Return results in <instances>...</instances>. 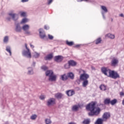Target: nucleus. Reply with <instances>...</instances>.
I'll return each mask as SVG.
<instances>
[{
  "mask_svg": "<svg viewBox=\"0 0 124 124\" xmlns=\"http://www.w3.org/2000/svg\"><path fill=\"white\" fill-rule=\"evenodd\" d=\"M95 102H92L86 106L87 110L90 111L89 113V116L97 115L100 113V108H95Z\"/></svg>",
  "mask_w": 124,
  "mask_h": 124,
  "instance_id": "f257e3e1",
  "label": "nucleus"
},
{
  "mask_svg": "<svg viewBox=\"0 0 124 124\" xmlns=\"http://www.w3.org/2000/svg\"><path fill=\"white\" fill-rule=\"evenodd\" d=\"M79 73H82L79 77V79L81 81L88 80V79L90 78V75L86 73V71H84L83 70H80L79 71Z\"/></svg>",
  "mask_w": 124,
  "mask_h": 124,
  "instance_id": "f03ea898",
  "label": "nucleus"
},
{
  "mask_svg": "<svg viewBox=\"0 0 124 124\" xmlns=\"http://www.w3.org/2000/svg\"><path fill=\"white\" fill-rule=\"evenodd\" d=\"M25 46L27 50H23V51H22V55L23 56H24V57H26V58L31 59V53L30 49L28 48V46L27 45V44H25Z\"/></svg>",
  "mask_w": 124,
  "mask_h": 124,
  "instance_id": "7ed1b4c3",
  "label": "nucleus"
},
{
  "mask_svg": "<svg viewBox=\"0 0 124 124\" xmlns=\"http://www.w3.org/2000/svg\"><path fill=\"white\" fill-rule=\"evenodd\" d=\"M56 104V99L54 98H50L47 100L46 102V105L48 107H51Z\"/></svg>",
  "mask_w": 124,
  "mask_h": 124,
  "instance_id": "20e7f679",
  "label": "nucleus"
},
{
  "mask_svg": "<svg viewBox=\"0 0 124 124\" xmlns=\"http://www.w3.org/2000/svg\"><path fill=\"white\" fill-rule=\"evenodd\" d=\"M9 16L12 17L13 21H17L19 19V17L17 16V14L15 13L14 11H11L9 13Z\"/></svg>",
  "mask_w": 124,
  "mask_h": 124,
  "instance_id": "39448f33",
  "label": "nucleus"
},
{
  "mask_svg": "<svg viewBox=\"0 0 124 124\" xmlns=\"http://www.w3.org/2000/svg\"><path fill=\"white\" fill-rule=\"evenodd\" d=\"M108 77H110V78L113 79H117V78H120V75L116 72L110 71Z\"/></svg>",
  "mask_w": 124,
  "mask_h": 124,
  "instance_id": "423d86ee",
  "label": "nucleus"
},
{
  "mask_svg": "<svg viewBox=\"0 0 124 124\" xmlns=\"http://www.w3.org/2000/svg\"><path fill=\"white\" fill-rule=\"evenodd\" d=\"M101 71L102 73H103V74H104L106 76H108V77H109V75L110 74V73L111 72V70L109 69L107 67H104L101 68Z\"/></svg>",
  "mask_w": 124,
  "mask_h": 124,
  "instance_id": "0eeeda50",
  "label": "nucleus"
},
{
  "mask_svg": "<svg viewBox=\"0 0 124 124\" xmlns=\"http://www.w3.org/2000/svg\"><path fill=\"white\" fill-rule=\"evenodd\" d=\"M15 26H16L15 31L16 32H21L22 30V27H21V23L16 21L15 22Z\"/></svg>",
  "mask_w": 124,
  "mask_h": 124,
  "instance_id": "6e6552de",
  "label": "nucleus"
},
{
  "mask_svg": "<svg viewBox=\"0 0 124 124\" xmlns=\"http://www.w3.org/2000/svg\"><path fill=\"white\" fill-rule=\"evenodd\" d=\"M22 29L26 34H31V31H29V30H30V25L25 24L22 26Z\"/></svg>",
  "mask_w": 124,
  "mask_h": 124,
  "instance_id": "1a4fd4ad",
  "label": "nucleus"
},
{
  "mask_svg": "<svg viewBox=\"0 0 124 124\" xmlns=\"http://www.w3.org/2000/svg\"><path fill=\"white\" fill-rule=\"evenodd\" d=\"M111 66H117L119 63V59L117 58H113L111 62Z\"/></svg>",
  "mask_w": 124,
  "mask_h": 124,
  "instance_id": "9d476101",
  "label": "nucleus"
},
{
  "mask_svg": "<svg viewBox=\"0 0 124 124\" xmlns=\"http://www.w3.org/2000/svg\"><path fill=\"white\" fill-rule=\"evenodd\" d=\"M39 32L40 38H41L42 39H44V38L46 37V34H45V32L43 31V29H40L39 30Z\"/></svg>",
  "mask_w": 124,
  "mask_h": 124,
  "instance_id": "9b49d317",
  "label": "nucleus"
},
{
  "mask_svg": "<svg viewBox=\"0 0 124 124\" xmlns=\"http://www.w3.org/2000/svg\"><path fill=\"white\" fill-rule=\"evenodd\" d=\"M110 114L108 112H105L102 116L103 118V120H104V121H105V122H106L107 121V120H108V119H109V118H110Z\"/></svg>",
  "mask_w": 124,
  "mask_h": 124,
  "instance_id": "f8f14e48",
  "label": "nucleus"
},
{
  "mask_svg": "<svg viewBox=\"0 0 124 124\" xmlns=\"http://www.w3.org/2000/svg\"><path fill=\"white\" fill-rule=\"evenodd\" d=\"M62 60H63V58L62 56H55L54 58V61L56 62H61Z\"/></svg>",
  "mask_w": 124,
  "mask_h": 124,
  "instance_id": "ddd939ff",
  "label": "nucleus"
},
{
  "mask_svg": "<svg viewBox=\"0 0 124 124\" xmlns=\"http://www.w3.org/2000/svg\"><path fill=\"white\" fill-rule=\"evenodd\" d=\"M48 80L51 82H55L57 80V76L54 74L50 76L48 78Z\"/></svg>",
  "mask_w": 124,
  "mask_h": 124,
  "instance_id": "4468645a",
  "label": "nucleus"
},
{
  "mask_svg": "<svg viewBox=\"0 0 124 124\" xmlns=\"http://www.w3.org/2000/svg\"><path fill=\"white\" fill-rule=\"evenodd\" d=\"M28 72H27V74L28 75H33V69L32 67H28Z\"/></svg>",
  "mask_w": 124,
  "mask_h": 124,
  "instance_id": "2eb2a0df",
  "label": "nucleus"
},
{
  "mask_svg": "<svg viewBox=\"0 0 124 124\" xmlns=\"http://www.w3.org/2000/svg\"><path fill=\"white\" fill-rule=\"evenodd\" d=\"M45 74L46 76L49 78L50 76H51V75L54 74V72H53L52 70H47L46 71Z\"/></svg>",
  "mask_w": 124,
  "mask_h": 124,
  "instance_id": "dca6fc26",
  "label": "nucleus"
},
{
  "mask_svg": "<svg viewBox=\"0 0 124 124\" xmlns=\"http://www.w3.org/2000/svg\"><path fill=\"white\" fill-rule=\"evenodd\" d=\"M75 92L73 90H69L66 92V94L68 96H72L73 94H75Z\"/></svg>",
  "mask_w": 124,
  "mask_h": 124,
  "instance_id": "f3484780",
  "label": "nucleus"
},
{
  "mask_svg": "<svg viewBox=\"0 0 124 124\" xmlns=\"http://www.w3.org/2000/svg\"><path fill=\"white\" fill-rule=\"evenodd\" d=\"M61 79L62 81H66L68 79V77L66 74H63L61 76Z\"/></svg>",
  "mask_w": 124,
  "mask_h": 124,
  "instance_id": "a211bd4d",
  "label": "nucleus"
},
{
  "mask_svg": "<svg viewBox=\"0 0 124 124\" xmlns=\"http://www.w3.org/2000/svg\"><path fill=\"white\" fill-rule=\"evenodd\" d=\"M51 59H53L52 54H48L46 57H45V60H46V61H50Z\"/></svg>",
  "mask_w": 124,
  "mask_h": 124,
  "instance_id": "6ab92c4d",
  "label": "nucleus"
},
{
  "mask_svg": "<svg viewBox=\"0 0 124 124\" xmlns=\"http://www.w3.org/2000/svg\"><path fill=\"white\" fill-rule=\"evenodd\" d=\"M103 122H105V121L103 118H98L95 123V124H103Z\"/></svg>",
  "mask_w": 124,
  "mask_h": 124,
  "instance_id": "aec40b11",
  "label": "nucleus"
},
{
  "mask_svg": "<svg viewBox=\"0 0 124 124\" xmlns=\"http://www.w3.org/2000/svg\"><path fill=\"white\" fill-rule=\"evenodd\" d=\"M6 51H7L8 53L10 54V56H12V52H11V47H10V46H6Z\"/></svg>",
  "mask_w": 124,
  "mask_h": 124,
  "instance_id": "412c9836",
  "label": "nucleus"
},
{
  "mask_svg": "<svg viewBox=\"0 0 124 124\" xmlns=\"http://www.w3.org/2000/svg\"><path fill=\"white\" fill-rule=\"evenodd\" d=\"M68 63L69 64L70 66H75L76 64H77V63L73 60L69 61Z\"/></svg>",
  "mask_w": 124,
  "mask_h": 124,
  "instance_id": "4be33fe9",
  "label": "nucleus"
},
{
  "mask_svg": "<svg viewBox=\"0 0 124 124\" xmlns=\"http://www.w3.org/2000/svg\"><path fill=\"white\" fill-rule=\"evenodd\" d=\"M68 78H70L73 80L74 79V74L71 72L68 73L67 75Z\"/></svg>",
  "mask_w": 124,
  "mask_h": 124,
  "instance_id": "5701e85b",
  "label": "nucleus"
},
{
  "mask_svg": "<svg viewBox=\"0 0 124 124\" xmlns=\"http://www.w3.org/2000/svg\"><path fill=\"white\" fill-rule=\"evenodd\" d=\"M82 87L83 88H86L88 85H89V80L88 79L85 80H82Z\"/></svg>",
  "mask_w": 124,
  "mask_h": 124,
  "instance_id": "b1692460",
  "label": "nucleus"
},
{
  "mask_svg": "<svg viewBox=\"0 0 124 124\" xmlns=\"http://www.w3.org/2000/svg\"><path fill=\"white\" fill-rule=\"evenodd\" d=\"M18 14L20 15L21 17H26L27 16V13L26 12L19 11Z\"/></svg>",
  "mask_w": 124,
  "mask_h": 124,
  "instance_id": "393cba45",
  "label": "nucleus"
},
{
  "mask_svg": "<svg viewBox=\"0 0 124 124\" xmlns=\"http://www.w3.org/2000/svg\"><path fill=\"white\" fill-rule=\"evenodd\" d=\"M29 21H30V19H29L28 18H24L21 20L20 24H26V23H28Z\"/></svg>",
  "mask_w": 124,
  "mask_h": 124,
  "instance_id": "a878e982",
  "label": "nucleus"
},
{
  "mask_svg": "<svg viewBox=\"0 0 124 124\" xmlns=\"http://www.w3.org/2000/svg\"><path fill=\"white\" fill-rule=\"evenodd\" d=\"M78 109H79V106L78 105H74L72 107V110L75 112L76 111H78Z\"/></svg>",
  "mask_w": 124,
  "mask_h": 124,
  "instance_id": "bb28decb",
  "label": "nucleus"
},
{
  "mask_svg": "<svg viewBox=\"0 0 124 124\" xmlns=\"http://www.w3.org/2000/svg\"><path fill=\"white\" fill-rule=\"evenodd\" d=\"M106 37L110 38V39H114L115 38V35L112 34L111 33H108L106 35Z\"/></svg>",
  "mask_w": 124,
  "mask_h": 124,
  "instance_id": "cd10ccee",
  "label": "nucleus"
},
{
  "mask_svg": "<svg viewBox=\"0 0 124 124\" xmlns=\"http://www.w3.org/2000/svg\"><path fill=\"white\" fill-rule=\"evenodd\" d=\"M55 97H56V98H58V99H61V98L62 97V94L61 93H58L55 94Z\"/></svg>",
  "mask_w": 124,
  "mask_h": 124,
  "instance_id": "c85d7f7f",
  "label": "nucleus"
},
{
  "mask_svg": "<svg viewBox=\"0 0 124 124\" xmlns=\"http://www.w3.org/2000/svg\"><path fill=\"white\" fill-rule=\"evenodd\" d=\"M33 56L34 58H35V59H38L40 56V53L35 52L33 53Z\"/></svg>",
  "mask_w": 124,
  "mask_h": 124,
  "instance_id": "c756f323",
  "label": "nucleus"
},
{
  "mask_svg": "<svg viewBox=\"0 0 124 124\" xmlns=\"http://www.w3.org/2000/svg\"><path fill=\"white\" fill-rule=\"evenodd\" d=\"M101 9L103 10L104 11V13H107V12H108V10L107 9V8H106V6H101Z\"/></svg>",
  "mask_w": 124,
  "mask_h": 124,
  "instance_id": "7c9ffc66",
  "label": "nucleus"
},
{
  "mask_svg": "<svg viewBox=\"0 0 124 124\" xmlns=\"http://www.w3.org/2000/svg\"><path fill=\"white\" fill-rule=\"evenodd\" d=\"M9 40V37L8 36H6L4 37L3 42L4 43H8Z\"/></svg>",
  "mask_w": 124,
  "mask_h": 124,
  "instance_id": "2f4dec72",
  "label": "nucleus"
},
{
  "mask_svg": "<svg viewBox=\"0 0 124 124\" xmlns=\"http://www.w3.org/2000/svg\"><path fill=\"white\" fill-rule=\"evenodd\" d=\"M41 68L42 70H43L44 71H47V70H48V67L45 65L42 66Z\"/></svg>",
  "mask_w": 124,
  "mask_h": 124,
  "instance_id": "473e14b6",
  "label": "nucleus"
},
{
  "mask_svg": "<svg viewBox=\"0 0 124 124\" xmlns=\"http://www.w3.org/2000/svg\"><path fill=\"white\" fill-rule=\"evenodd\" d=\"M117 100L116 99H114L111 101H110V104L111 105H115V104H116V103H117Z\"/></svg>",
  "mask_w": 124,
  "mask_h": 124,
  "instance_id": "72a5a7b5",
  "label": "nucleus"
},
{
  "mask_svg": "<svg viewBox=\"0 0 124 124\" xmlns=\"http://www.w3.org/2000/svg\"><path fill=\"white\" fill-rule=\"evenodd\" d=\"M100 89L101 91H106V86L105 85H101L100 86Z\"/></svg>",
  "mask_w": 124,
  "mask_h": 124,
  "instance_id": "f704fd0d",
  "label": "nucleus"
},
{
  "mask_svg": "<svg viewBox=\"0 0 124 124\" xmlns=\"http://www.w3.org/2000/svg\"><path fill=\"white\" fill-rule=\"evenodd\" d=\"M111 100L110 99H106L104 101V104H109V103H110Z\"/></svg>",
  "mask_w": 124,
  "mask_h": 124,
  "instance_id": "c9c22d12",
  "label": "nucleus"
},
{
  "mask_svg": "<svg viewBox=\"0 0 124 124\" xmlns=\"http://www.w3.org/2000/svg\"><path fill=\"white\" fill-rule=\"evenodd\" d=\"M37 118V115H36V114H33L31 116V119L33 121H34V120H36Z\"/></svg>",
  "mask_w": 124,
  "mask_h": 124,
  "instance_id": "e433bc0d",
  "label": "nucleus"
},
{
  "mask_svg": "<svg viewBox=\"0 0 124 124\" xmlns=\"http://www.w3.org/2000/svg\"><path fill=\"white\" fill-rule=\"evenodd\" d=\"M82 124H90V119H86V120H84L82 122Z\"/></svg>",
  "mask_w": 124,
  "mask_h": 124,
  "instance_id": "4c0bfd02",
  "label": "nucleus"
},
{
  "mask_svg": "<svg viewBox=\"0 0 124 124\" xmlns=\"http://www.w3.org/2000/svg\"><path fill=\"white\" fill-rule=\"evenodd\" d=\"M45 123L46 124H52V121L49 119H46L45 120Z\"/></svg>",
  "mask_w": 124,
  "mask_h": 124,
  "instance_id": "58836bf2",
  "label": "nucleus"
},
{
  "mask_svg": "<svg viewBox=\"0 0 124 124\" xmlns=\"http://www.w3.org/2000/svg\"><path fill=\"white\" fill-rule=\"evenodd\" d=\"M66 44L68 45V46H72L74 43L73 42H69L68 41H66Z\"/></svg>",
  "mask_w": 124,
  "mask_h": 124,
  "instance_id": "ea45409f",
  "label": "nucleus"
},
{
  "mask_svg": "<svg viewBox=\"0 0 124 124\" xmlns=\"http://www.w3.org/2000/svg\"><path fill=\"white\" fill-rule=\"evenodd\" d=\"M101 43V39L98 38L95 41V44H99V43Z\"/></svg>",
  "mask_w": 124,
  "mask_h": 124,
  "instance_id": "a19ab883",
  "label": "nucleus"
},
{
  "mask_svg": "<svg viewBox=\"0 0 124 124\" xmlns=\"http://www.w3.org/2000/svg\"><path fill=\"white\" fill-rule=\"evenodd\" d=\"M64 68H66V69H68V68H70V65L68 63V64H66L64 65Z\"/></svg>",
  "mask_w": 124,
  "mask_h": 124,
  "instance_id": "79ce46f5",
  "label": "nucleus"
},
{
  "mask_svg": "<svg viewBox=\"0 0 124 124\" xmlns=\"http://www.w3.org/2000/svg\"><path fill=\"white\" fill-rule=\"evenodd\" d=\"M40 99L41 100H44L45 99V96L44 95H42L40 96Z\"/></svg>",
  "mask_w": 124,
  "mask_h": 124,
  "instance_id": "37998d69",
  "label": "nucleus"
},
{
  "mask_svg": "<svg viewBox=\"0 0 124 124\" xmlns=\"http://www.w3.org/2000/svg\"><path fill=\"white\" fill-rule=\"evenodd\" d=\"M48 36L49 39H50L51 40H53V38H54V37L52 35L48 34Z\"/></svg>",
  "mask_w": 124,
  "mask_h": 124,
  "instance_id": "c03bdc74",
  "label": "nucleus"
},
{
  "mask_svg": "<svg viewBox=\"0 0 124 124\" xmlns=\"http://www.w3.org/2000/svg\"><path fill=\"white\" fill-rule=\"evenodd\" d=\"M52 2H53V0H48L47 1L48 4H51V3H52Z\"/></svg>",
  "mask_w": 124,
  "mask_h": 124,
  "instance_id": "a18cd8bd",
  "label": "nucleus"
},
{
  "mask_svg": "<svg viewBox=\"0 0 124 124\" xmlns=\"http://www.w3.org/2000/svg\"><path fill=\"white\" fill-rule=\"evenodd\" d=\"M75 90H76V91H80V87H75Z\"/></svg>",
  "mask_w": 124,
  "mask_h": 124,
  "instance_id": "49530a36",
  "label": "nucleus"
},
{
  "mask_svg": "<svg viewBox=\"0 0 124 124\" xmlns=\"http://www.w3.org/2000/svg\"><path fill=\"white\" fill-rule=\"evenodd\" d=\"M102 15L104 19H105V16H104V12H102Z\"/></svg>",
  "mask_w": 124,
  "mask_h": 124,
  "instance_id": "de8ad7c7",
  "label": "nucleus"
},
{
  "mask_svg": "<svg viewBox=\"0 0 124 124\" xmlns=\"http://www.w3.org/2000/svg\"><path fill=\"white\" fill-rule=\"evenodd\" d=\"M27 1H29V0H21V2H27Z\"/></svg>",
  "mask_w": 124,
  "mask_h": 124,
  "instance_id": "09e8293b",
  "label": "nucleus"
},
{
  "mask_svg": "<svg viewBox=\"0 0 124 124\" xmlns=\"http://www.w3.org/2000/svg\"><path fill=\"white\" fill-rule=\"evenodd\" d=\"M120 94L121 96H124V92H120Z\"/></svg>",
  "mask_w": 124,
  "mask_h": 124,
  "instance_id": "8fccbe9b",
  "label": "nucleus"
},
{
  "mask_svg": "<svg viewBox=\"0 0 124 124\" xmlns=\"http://www.w3.org/2000/svg\"><path fill=\"white\" fill-rule=\"evenodd\" d=\"M35 62H33L32 64V66L34 67L35 66Z\"/></svg>",
  "mask_w": 124,
  "mask_h": 124,
  "instance_id": "3c124183",
  "label": "nucleus"
},
{
  "mask_svg": "<svg viewBox=\"0 0 124 124\" xmlns=\"http://www.w3.org/2000/svg\"><path fill=\"white\" fill-rule=\"evenodd\" d=\"M119 16H120V17H123V18L124 17V14H120V15H119Z\"/></svg>",
  "mask_w": 124,
  "mask_h": 124,
  "instance_id": "603ef678",
  "label": "nucleus"
},
{
  "mask_svg": "<svg viewBox=\"0 0 124 124\" xmlns=\"http://www.w3.org/2000/svg\"><path fill=\"white\" fill-rule=\"evenodd\" d=\"M30 47H31L32 48H34V46L32 45L31 44H30Z\"/></svg>",
  "mask_w": 124,
  "mask_h": 124,
  "instance_id": "864d4df0",
  "label": "nucleus"
},
{
  "mask_svg": "<svg viewBox=\"0 0 124 124\" xmlns=\"http://www.w3.org/2000/svg\"><path fill=\"white\" fill-rule=\"evenodd\" d=\"M7 20L8 21H10L11 20V17H7Z\"/></svg>",
  "mask_w": 124,
  "mask_h": 124,
  "instance_id": "5fc2aeb1",
  "label": "nucleus"
},
{
  "mask_svg": "<svg viewBox=\"0 0 124 124\" xmlns=\"http://www.w3.org/2000/svg\"><path fill=\"white\" fill-rule=\"evenodd\" d=\"M45 30H49V27L46 26H45Z\"/></svg>",
  "mask_w": 124,
  "mask_h": 124,
  "instance_id": "6e6d98bb",
  "label": "nucleus"
},
{
  "mask_svg": "<svg viewBox=\"0 0 124 124\" xmlns=\"http://www.w3.org/2000/svg\"><path fill=\"white\" fill-rule=\"evenodd\" d=\"M68 124H76V123L74 122H70V123H69Z\"/></svg>",
  "mask_w": 124,
  "mask_h": 124,
  "instance_id": "4d7b16f0",
  "label": "nucleus"
},
{
  "mask_svg": "<svg viewBox=\"0 0 124 124\" xmlns=\"http://www.w3.org/2000/svg\"><path fill=\"white\" fill-rule=\"evenodd\" d=\"M77 82H78V85H79L80 84V80H77Z\"/></svg>",
  "mask_w": 124,
  "mask_h": 124,
  "instance_id": "13d9d810",
  "label": "nucleus"
},
{
  "mask_svg": "<svg viewBox=\"0 0 124 124\" xmlns=\"http://www.w3.org/2000/svg\"><path fill=\"white\" fill-rule=\"evenodd\" d=\"M89 0H80V1H88Z\"/></svg>",
  "mask_w": 124,
  "mask_h": 124,
  "instance_id": "bf43d9fd",
  "label": "nucleus"
},
{
  "mask_svg": "<svg viewBox=\"0 0 124 124\" xmlns=\"http://www.w3.org/2000/svg\"><path fill=\"white\" fill-rule=\"evenodd\" d=\"M75 47H77V48H78V47H80V45H78L76 46Z\"/></svg>",
  "mask_w": 124,
  "mask_h": 124,
  "instance_id": "052dcab7",
  "label": "nucleus"
},
{
  "mask_svg": "<svg viewBox=\"0 0 124 124\" xmlns=\"http://www.w3.org/2000/svg\"><path fill=\"white\" fill-rule=\"evenodd\" d=\"M122 104H123V105L124 106V100H123Z\"/></svg>",
  "mask_w": 124,
  "mask_h": 124,
  "instance_id": "680f3d73",
  "label": "nucleus"
},
{
  "mask_svg": "<svg viewBox=\"0 0 124 124\" xmlns=\"http://www.w3.org/2000/svg\"><path fill=\"white\" fill-rule=\"evenodd\" d=\"M0 82H1V80H0Z\"/></svg>",
  "mask_w": 124,
  "mask_h": 124,
  "instance_id": "e2e57ef3",
  "label": "nucleus"
}]
</instances>
